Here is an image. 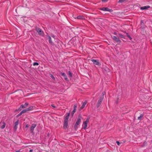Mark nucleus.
<instances>
[{"label":"nucleus","instance_id":"b1692460","mask_svg":"<svg viewBox=\"0 0 152 152\" xmlns=\"http://www.w3.org/2000/svg\"><path fill=\"white\" fill-rule=\"evenodd\" d=\"M48 39H49V42L50 44H52V42L51 40V37L50 36H49L48 37Z\"/></svg>","mask_w":152,"mask_h":152},{"label":"nucleus","instance_id":"2f4dec72","mask_svg":"<svg viewBox=\"0 0 152 152\" xmlns=\"http://www.w3.org/2000/svg\"><path fill=\"white\" fill-rule=\"evenodd\" d=\"M22 114V113L21 112L20 113L18 114L16 116V118H18L19 116H20Z\"/></svg>","mask_w":152,"mask_h":152},{"label":"nucleus","instance_id":"c85d7f7f","mask_svg":"<svg viewBox=\"0 0 152 152\" xmlns=\"http://www.w3.org/2000/svg\"><path fill=\"white\" fill-rule=\"evenodd\" d=\"M75 112H76V111L75 110H73L72 111V112L71 114V115L72 117L73 116V115H74V113Z\"/></svg>","mask_w":152,"mask_h":152},{"label":"nucleus","instance_id":"473e14b6","mask_svg":"<svg viewBox=\"0 0 152 152\" xmlns=\"http://www.w3.org/2000/svg\"><path fill=\"white\" fill-rule=\"evenodd\" d=\"M78 125H76V124H75L74 125V128L75 130H76L77 129V128Z\"/></svg>","mask_w":152,"mask_h":152},{"label":"nucleus","instance_id":"5701e85b","mask_svg":"<svg viewBox=\"0 0 152 152\" xmlns=\"http://www.w3.org/2000/svg\"><path fill=\"white\" fill-rule=\"evenodd\" d=\"M118 36L120 37H121V38H123L125 39V36H124L123 35L121 34H118Z\"/></svg>","mask_w":152,"mask_h":152},{"label":"nucleus","instance_id":"4468645a","mask_svg":"<svg viewBox=\"0 0 152 152\" xmlns=\"http://www.w3.org/2000/svg\"><path fill=\"white\" fill-rule=\"evenodd\" d=\"M87 101H85L82 104V105L80 108V110H82L83 109L85 106V105L87 103Z\"/></svg>","mask_w":152,"mask_h":152},{"label":"nucleus","instance_id":"dca6fc26","mask_svg":"<svg viewBox=\"0 0 152 152\" xmlns=\"http://www.w3.org/2000/svg\"><path fill=\"white\" fill-rule=\"evenodd\" d=\"M76 18L78 19L84 20L85 19L84 17L83 16L79 15Z\"/></svg>","mask_w":152,"mask_h":152},{"label":"nucleus","instance_id":"de8ad7c7","mask_svg":"<svg viewBox=\"0 0 152 152\" xmlns=\"http://www.w3.org/2000/svg\"><path fill=\"white\" fill-rule=\"evenodd\" d=\"M59 16H60V15L58 14Z\"/></svg>","mask_w":152,"mask_h":152},{"label":"nucleus","instance_id":"7c9ffc66","mask_svg":"<svg viewBox=\"0 0 152 152\" xmlns=\"http://www.w3.org/2000/svg\"><path fill=\"white\" fill-rule=\"evenodd\" d=\"M126 0H119L118 1L119 3H122L126 1Z\"/></svg>","mask_w":152,"mask_h":152},{"label":"nucleus","instance_id":"7ed1b4c3","mask_svg":"<svg viewBox=\"0 0 152 152\" xmlns=\"http://www.w3.org/2000/svg\"><path fill=\"white\" fill-rule=\"evenodd\" d=\"M82 118L81 115L79 114L78 116L77 121L75 123L76 125H79L81 122V119Z\"/></svg>","mask_w":152,"mask_h":152},{"label":"nucleus","instance_id":"a18cd8bd","mask_svg":"<svg viewBox=\"0 0 152 152\" xmlns=\"http://www.w3.org/2000/svg\"><path fill=\"white\" fill-rule=\"evenodd\" d=\"M118 98L117 100V101H116V103H118Z\"/></svg>","mask_w":152,"mask_h":152},{"label":"nucleus","instance_id":"f704fd0d","mask_svg":"<svg viewBox=\"0 0 152 152\" xmlns=\"http://www.w3.org/2000/svg\"><path fill=\"white\" fill-rule=\"evenodd\" d=\"M108 0H102V1L103 2H106L108 1Z\"/></svg>","mask_w":152,"mask_h":152},{"label":"nucleus","instance_id":"49530a36","mask_svg":"<svg viewBox=\"0 0 152 152\" xmlns=\"http://www.w3.org/2000/svg\"><path fill=\"white\" fill-rule=\"evenodd\" d=\"M52 37H54V36H52Z\"/></svg>","mask_w":152,"mask_h":152},{"label":"nucleus","instance_id":"39448f33","mask_svg":"<svg viewBox=\"0 0 152 152\" xmlns=\"http://www.w3.org/2000/svg\"><path fill=\"white\" fill-rule=\"evenodd\" d=\"M99 9L101 10L104 11H107L110 12H112L113 11V10H112L110 9L107 7H103L102 8H100Z\"/></svg>","mask_w":152,"mask_h":152},{"label":"nucleus","instance_id":"ea45409f","mask_svg":"<svg viewBox=\"0 0 152 152\" xmlns=\"http://www.w3.org/2000/svg\"><path fill=\"white\" fill-rule=\"evenodd\" d=\"M33 151V150L32 149H31L29 150V152H32Z\"/></svg>","mask_w":152,"mask_h":152},{"label":"nucleus","instance_id":"f8f14e48","mask_svg":"<svg viewBox=\"0 0 152 152\" xmlns=\"http://www.w3.org/2000/svg\"><path fill=\"white\" fill-rule=\"evenodd\" d=\"M113 39L117 42H121V40L119 39L118 37L114 36L113 37Z\"/></svg>","mask_w":152,"mask_h":152},{"label":"nucleus","instance_id":"423d86ee","mask_svg":"<svg viewBox=\"0 0 152 152\" xmlns=\"http://www.w3.org/2000/svg\"><path fill=\"white\" fill-rule=\"evenodd\" d=\"M19 120H18L16 122H15L14 123V130L15 131H16L17 130V128H18V124L19 123Z\"/></svg>","mask_w":152,"mask_h":152},{"label":"nucleus","instance_id":"cd10ccee","mask_svg":"<svg viewBox=\"0 0 152 152\" xmlns=\"http://www.w3.org/2000/svg\"><path fill=\"white\" fill-rule=\"evenodd\" d=\"M39 65V64L38 63V62H34L33 64V65L34 66H38Z\"/></svg>","mask_w":152,"mask_h":152},{"label":"nucleus","instance_id":"1a4fd4ad","mask_svg":"<svg viewBox=\"0 0 152 152\" xmlns=\"http://www.w3.org/2000/svg\"><path fill=\"white\" fill-rule=\"evenodd\" d=\"M61 75L63 76L65 80L68 81H69L67 77V76L64 73H61Z\"/></svg>","mask_w":152,"mask_h":152},{"label":"nucleus","instance_id":"393cba45","mask_svg":"<svg viewBox=\"0 0 152 152\" xmlns=\"http://www.w3.org/2000/svg\"><path fill=\"white\" fill-rule=\"evenodd\" d=\"M87 127V124H84V126L83 127V128L84 129H86Z\"/></svg>","mask_w":152,"mask_h":152},{"label":"nucleus","instance_id":"79ce46f5","mask_svg":"<svg viewBox=\"0 0 152 152\" xmlns=\"http://www.w3.org/2000/svg\"><path fill=\"white\" fill-rule=\"evenodd\" d=\"M113 34H115V35H116V34H117V33H116V32H114V33H113Z\"/></svg>","mask_w":152,"mask_h":152},{"label":"nucleus","instance_id":"f3484780","mask_svg":"<svg viewBox=\"0 0 152 152\" xmlns=\"http://www.w3.org/2000/svg\"><path fill=\"white\" fill-rule=\"evenodd\" d=\"M143 116L144 115L143 114H140V116L137 118V120L140 121H141L142 119V118L143 117Z\"/></svg>","mask_w":152,"mask_h":152},{"label":"nucleus","instance_id":"f257e3e1","mask_svg":"<svg viewBox=\"0 0 152 152\" xmlns=\"http://www.w3.org/2000/svg\"><path fill=\"white\" fill-rule=\"evenodd\" d=\"M35 30L37 32L38 34L42 36H44V33L42 30L36 26L35 27Z\"/></svg>","mask_w":152,"mask_h":152},{"label":"nucleus","instance_id":"ddd939ff","mask_svg":"<svg viewBox=\"0 0 152 152\" xmlns=\"http://www.w3.org/2000/svg\"><path fill=\"white\" fill-rule=\"evenodd\" d=\"M150 7V6H145L143 7H140V9L141 10H146L148 9V8H149Z\"/></svg>","mask_w":152,"mask_h":152},{"label":"nucleus","instance_id":"e433bc0d","mask_svg":"<svg viewBox=\"0 0 152 152\" xmlns=\"http://www.w3.org/2000/svg\"><path fill=\"white\" fill-rule=\"evenodd\" d=\"M105 94V92H103L102 93V96H103L104 97V95Z\"/></svg>","mask_w":152,"mask_h":152},{"label":"nucleus","instance_id":"6e6552de","mask_svg":"<svg viewBox=\"0 0 152 152\" xmlns=\"http://www.w3.org/2000/svg\"><path fill=\"white\" fill-rule=\"evenodd\" d=\"M68 121H64L63 128L64 129H66L67 128Z\"/></svg>","mask_w":152,"mask_h":152},{"label":"nucleus","instance_id":"37998d69","mask_svg":"<svg viewBox=\"0 0 152 152\" xmlns=\"http://www.w3.org/2000/svg\"><path fill=\"white\" fill-rule=\"evenodd\" d=\"M15 152H21L19 150H18L17 151H16Z\"/></svg>","mask_w":152,"mask_h":152},{"label":"nucleus","instance_id":"aec40b11","mask_svg":"<svg viewBox=\"0 0 152 152\" xmlns=\"http://www.w3.org/2000/svg\"><path fill=\"white\" fill-rule=\"evenodd\" d=\"M21 108H22V107H21L20 106V107L18 109H16L15 111L14 112L16 113V112H17L18 111H20L22 110Z\"/></svg>","mask_w":152,"mask_h":152},{"label":"nucleus","instance_id":"0eeeda50","mask_svg":"<svg viewBox=\"0 0 152 152\" xmlns=\"http://www.w3.org/2000/svg\"><path fill=\"white\" fill-rule=\"evenodd\" d=\"M37 126V124H32L31 126L30 130L31 133L33 132V131L34 130V128L36 127Z\"/></svg>","mask_w":152,"mask_h":152},{"label":"nucleus","instance_id":"72a5a7b5","mask_svg":"<svg viewBox=\"0 0 152 152\" xmlns=\"http://www.w3.org/2000/svg\"><path fill=\"white\" fill-rule=\"evenodd\" d=\"M50 77L53 80H55V78L54 77L53 75H51Z\"/></svg>","mask_w":152,"mask_h":152},{"label":"nucleus","instance_id":"bb28decb","mask_svg":"<svg viewBox=\"0 0 152 152\" xmlns=\"http://www.w3.org/2000/svg\"><path fill=\"white\" fill-rule=\"evenodd\" d=\"M68 75L70 77H72V73L70 71L68 72Z\"/></svg>","mask_w":152,"mask_h":152},{"label":"nucleus","instance_id":"a878e982","mask_svg":"<svg viewBox=\"0 0 152 152\" xmlns=\"http://www.w3.org/2000/svg\"><path fill=\"white\" fill-rule=\"evenodd\" d=\"M77 105L76 104H75L74 106V109L73 110L76 111L77 110Z\"/></svg>","mask_w":152,"mask_h":152},{"label":"nucleus","instance_id":"f03ea898","mask_svg":"<svg viewBox=\"0 0 152 152\" xmlns=\"http://www.w3.org/2000/svg\"><path fill=\"white\" fill-rule=\"evenodd\" d=\"M104 99L103 96H101L99 99L98 101V102L96 104V107L98 108L101 105L102 101Z\"/></svg>","mask_w":152,"mask_h":152},{"label":"nucleus","instance_id":"c756f323","mask_svg":"<svg viewBox=\"0 0 152 152\" xmlns=\"http://www.w3.org/2000/svg\"><path fill=\"white\" fill-rule=\"evenodd\" d=\"M88 121H89V119H88V118H87L86 121H85L84 122V124H87L88 123Z\"/></svg>","mask_w":152,"mask_h":152},{"label":"nucleus","instance_id":"9b49d317","mask_svg":"<svg viewBox=\"0 0 152 152\" xmlns=\"http://www.w3.org/2000/svg\"><path fill=\"white\" fill-rule=\"evenodd\" d=\"M7 57L8 59L11 61L12 60V59H14L15 57L14 55L11 56L10 54H9L7 56Z\"/></svg>","mask_w":152,"mask_h":152},{"label":"nucleus","instance_id":"20e7f679","mask_svg":"<svg viewBox=\"0 0 152 152\" xmlns=\"http://www.w3.org/2000/svg\"><path fill=\"white\" fill-rule=\"evenodd\" d=\"M91 61L95 65L98 66H100L101 65L98 60L93 59L91 60Z\"/></svg>","mask_w":152,"mask_h":152},{"label":"nucleus","instance_id":"6ab92c4d","mask_svg":"<svg viewBox=\"0 0 152 152\" xmlns=\"http://www.w3.org/2000/svg\"><path fill=\"white\" fill-rule=\"evenodd\" d=\"M2 124L3 125H2L1 127V129H3L6 126V124L4 122H3Z\"/></svg>","mask_w":152,"mask_h":152},{"label":"nucleus","instance_id":"a211bd4d","mask_svg":"<svg viewBox=\"0 0 152 152\" xmlns=\"http://www.w3.org/2000/svg\"><path fill=\"white\" fill-rule=\"evenodd\" d=\"M124 32L126 34L127 36L129 39L130 40L132 39V38L131 36L128 33L126 32V31H124Z\"/></svg>","mask_w":152,"mask_h":152},{"label":"nucleus","instance_id":"4be33fe9","mask_svg":"<svg viewBox=\"0 0 152 152\" xmlns=\"http://www.w3.org/2000/svg\"><path fill=\"white\" fill-rule=\"evenodd\" d=\"M33 109V106H31L28 108H27V109L28 110V111L32 110Z\"/></svg>","mask_w":152,"mask_h":152},{"label":"nucleus","instance_id":"58836bf2","mask_svg":"<svg viewBox=\"0 0 152 152\" xmlns=\"http://www.w3.org/2000/svg\"><path fill=\"white\" fill-rule=\"evenodd\" d=\"M28 127H29V126H28V124H27V125H26V127H26V128H28Z\"/></svg>","mask_w":152,"mask_h":152},{"label":"nucleus","instance_id":"a19ab883","mask_svg":"<svg viewBox=\"0 0 152 152\" xmlns=\"http://www.w3.org/2000/svg\"><path fill=\"white\" fill-rule=\"evenodd\" d=\"M141 24H142V23H143V20H141Z\"/></svg>","mask_w":152,"mask_h":152},{"label":"nucleus","instance_id":"2eb2a0df","mask_svg":"<svg viewBox=\"0 0 152 152\" xmlns=\"http://www.w3.org/2000/svg\"><path fill=\"white\" fill-rule=\"evenodd\" d=\"M28 103H26L24 104H22L20 105L21 107L22 108H25L28 105Z\"/></svg>","mask_w":152,"mask_h":152},{"label":"nucleus","instance_id":"c9c22d12","mask_svg":"<svg viewBox=\"0 0 152 152\" xmlns=\"http://www.w3.org/2000/svg\"><path fill=\"white\" fill-rule=\"evenodd\" d=\"M116 143H117V144L118 145H119L120 144V142L119 141H117L116 142Z\"/></svg>","mask_w":152,"mask_h":152},{"label":"nucleus","instance_id":"9d476101","mask_svg":"<svg viewBox=\"0 0 152 152\" xmlns=\"http://www.w3.org/2000/svg\"><path fill=\"white\" fill-rule=\"evenodd\" d=\"M70 115V113H67L66 114V115L64 119V120L65 121H68V119L69 118Z\"/></svg>","mask_w":152,"mask_h":152},{"label":"nucleus","instance_id":"c03bdc74","mask_svg":"<svg viewBox=\"0 0 152 152\" xmlns=\"http://www.w3.org/2000/svg\"><path fill=\"white\" fill-rule=\"evenodd\" d=\"M57 2H61V1H60L59 0H58Z\"/></svg>","mask_w":152,"mask_h":152},{"label":"nucleus","instance_id":"412c9836","mask_svg":"<svg viewBox=\"0 0 152 152\" xmlns=\"http://www.w3.org/2000/svg\"><path fill=\"white\" fill-rule=\"evenodd\" d=\"M27 111H28V110L27 109V108H26V109L23 110L21 111V112L23 114V113H26L27 112Z\"/></svg>","mask_w":152,"mask_h":152},{"label":"nucleus","instance_id":"4c0bfd02","mask_svg":"<svg viewBox=\"0 0 152 152\" xmlns=\"http://www.w3.org/2000/svg\"><path fill=\"white\" fill-rule=\"evenodd\" d=\"M51 106L53 107H55V106H54V104H52L51 105Z\"/></svg>","mask_w":152,"mask_h":152}]
</instances>
